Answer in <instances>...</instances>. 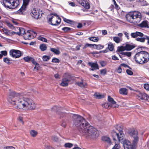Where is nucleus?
Here are the masks:
<instances>
[{
	"instance_id": "6",
	"label": "nucleus",
	"mask_w": 149,
	"mask_h": 149,
	"mask_svg": "<svg viewBox=\"0 0 149 149\" xmlns=\"http://www.w3.org/2000/svg\"><path fill=\"white\" fill-rule=\"evenodd\" d=\"M4 6L9 8H14L17 7L19 5V0H3Z\"/></svg>"
},
{
	"instance_id": "17",
	"label": "nucleus",
	"mask_w": 149,
	"mask_h": 149,
	"mask_svg": "<svg viewBox=\"0 0 149 149\" xmlns=\"http://www.w3.org/2000/svg\"><path fill=\"white\" fill-rule=\"evenodd\" d=\"M108 100L109 102L110 103V104H111L114 108L117 107H118V105L116 104V102L110 96H108Z\"/></svg>"
},
{
	"instance_id": "42",
	"label": "nucleus",
	"mask_w": 149,
	"mask_h": 149,
	"mask_svg": "<svg viewBox=\"0 0 149 149\" xmlns=\"http://www.w3.org/2000/svg\"><path fill=\"white\" fill-rule=\"evenodd\" d=\"M52 62L53 63H58L60 62V61L57 58H53L52 59Z\"/></svg>"
},
{
	"instance_id": "44",
	"label": "nucleus",
	"mask_w": 149,
	"mask_h": 149,
	"mask_svg": "<svg viewBox=\"0 0 149 149\" xmlns=\"http://www.w3.org/2000/svg\"><path fill=\"white\" fill-rule=\"evenodd\" d=\"M52 139L53 141L56 142H57L58 140V137L55 135H53L52 136Z\"/></svg>"
},
{
	"instance_id": "31",
	"label": "nucleus",
	"mask_w": 149,
	"mask_h": 149,
	"mask_svg": "<svg viewBox=\"0 0 149 149\" xmlns=\"http://www.w3.org/2000/svg\"><path fill=\"white\" fill-rule=\"evenodd\" d=\"M113 40L116 43H119L122 41V39L117 36L113 37Z\"/></svg>"
},
{
	"instance_id": "47",
	"label": "nucleus",
	"mask_w": 149,
	"mask_h": 149,
	"mask_svg": "<svg viewBox=\"0 0 149 149\" xmlns=\"http://www.w3.org/2000/svg\"><path fill=\"white\" fill-rule=\"evenodd\" d=\"M113 1L114 4L115 5V8L117 10L120 9V7L118 6L115 0H113Z\"/></svg>"
},
{
	"instance_id": "28",
	"label": "nucleus",
	"mask_w": 149,
	"mask_h": 149,
	"mask_svg": "<svg viewBox=\"0 0 149 149\" xmlns=\"http://www.w3.org/2000/svg\"><path fill=\"white\" fill-rule=\"evenodd\" d=\"M94 95L96 99H100L104 97L103 95L101 94L100 93H95Z\"/></svg>"
},
{
	"instance_id": "13",
	"label": "nucleus",
	"mask_w": 149,
	"mask_h": 149,
	"mask_svg": "<svg viewBox=\"0 0 149 149\" xmlns=\"http://www.w3.org/2000/svg\"><path fill=\"white\" fill-rule=\"evenodd\" d=\"M28 3L29 1L27 0H26L24 1L22 6L21 8L16 12L18 14H22L26 10V6L28 4Z\"/></svg>"
},
{
	"instance_id": "54",
	"label": "nucleus",
	"mask_w": 149,
	"mask_h": 149,
	"mask_svg": "<svg viewBox=\"0 0 149 149\" xmlns=\"http://www.w3.org/2000/svg\"><path fill=\"white\" fill-rule=\"evenodd\" d=\"M8 26L11 29H13L14 28L13 26L9 22L7 23Z\"/></svg>"
},
{
	"instance_id": "9",
	"label": "nucleus",
	"mask_w": 149,
	"mask_h": 149,
	"mask_svg": "<svg viewBox=\"0 0 149 149\" xmlns=\"http://www.w3.org/2000/svg\"><path fill=\"white\" fill-rule=\"evenodd\" d=\"M130 135L134 138L132 141V144L135 146L137 144L139 141V137L138 136V132L136 130L131 131L130 133Z\"/></svg>"
},
{
	"instance_id": "50",
	"label": "nucleus",
	"mask_w": 149,
	"mask_h": 149,
	"mask_svg": "<svg viewBox=\"0 0 149 149\" xmlns=\"http://www.w3.org/2000/svg\"><path fill=\"white\" fill-rule=\"evenodd\" d=\"M63 19L65 22L68 23H70L72 22V21L71 20L67 19L64 17H63Z\"/></svg>"
},
{
	"instance_id": "14",
	"label": "nucleus",
	"mask_w": 149,
	"mask_h": 149,
	"mask_svg": "<svg viewBox=\"0 0 149 149\" xmlns=\"http://www.w3.org/2000/svg\"><path fill=\"white\" fill-rule=\"evenodd\" d=\"M10 54L13 58H18L21 56L20 51L15 49H12L10 52Z\"/></svg>"
},
{
	"instance_id": "45",
	"label": "nucleus",
	"mask_w": 149,
	"mask_h": 149,
	"mask_svg": "<svg viewBox=\"0 0 149 149\" xmlns=\"http://www.w3.org/2000/svg\"><path fill=\"white\" fill-rule=\"evenodd\" d=\"M71 29L70 28L65 27L63 28L62 30L65 32H67L70 30Z\"/></svg>"
},
{
	"instance_id": "29",
	"label": "nucleus",
	"mask_w": 149,
	"mask_h": 149,
	"mask_svg": "<svg viewBox=\"0 0 149 149\" xmlns=\"http://www.w3.org/2000/svg\"><path fill=\"white\" fill-rule=\"evenodd\" d=\"M50 49L51 51L56 54L58 55L60 53V52L58 49L53 48H51Z\"/></svg>"
},
{
	"instance_id": "10",
	"label": "nucleus",
	"mask_w": 149,
	"mask_h": 149,
	"mask_svg": "<svg viewBox=\"0 0 149 149\" xmlns=\"http://www.w3.org/2000/svg\"><path fill=\"white\" fill-rule=\"evenodd\" d=\"M36 33L32 31H28L24 35V37L25 40H31L36 36Z\"/></svg>"
},
{
	"instance_id": "43",
	"label": "nucleus",
	"mask_w": 149,
	"mask_h": 149,
	"mask_svg": "<svg viewBox=\"0 0 149 149\" xmlns=\"http://www.w3.org/2000/svg\"><path fill=\"white\" fill-rule=\"evenodd\" d=\"M50 58L49 56H43L42 58V59L43 61H47L49 60Z\"/></svg>"
},
{
	"instance_id": "26",
	"label": "nucleus",
	"mask_w": 149,
	"mask_h": 149,
	"mask_svg": "<svg viewBox=\"0 0 149 149\" xmlns=\"http://www.w3.org/2000/svg\"><path fill=\"white\" fill-rule=\"evenodd\" d=\"M102 140L108 143L111 144V140L109 138L106 136H104L102 138Z\"/></svg>"
},
{
	"instance_id": "3",
	"label": "nucleus",
	"mask_w": 149,
	"mask_h": 149,
	"mask_svg": "<svg viewBox=\"0 0 149 149\" xmlns=\"http://www.w3.org/2000/svg\"><path fill=\"white\" fill-rule=\"evenodd\" d=\"M136 62L142 64L147 62L149 60V53L145 51H141L136 53L134 56Z\"/></svg>"
},
{
	"instance_id": "25",
	"label": "nucleus",
	"mask_w": 149,
	"mask_h": 149,
	"mask_svg": "<svg viewBox=\"0 0 149 149\" xmlns=\"http://www.w3.org/2000/svg\"><path fill=\"white\" fill-rule=\"evenodd\" d=\"M130 2L133 1L135 0H127ZM137 1L139 2L140 5L142 6H145L147 5V3L144 0H137Z\"/></svg>"
},
{
	"instance_id": "20",
	"label": "nucleus",
	"mask_w": 149,
	"mask_h": 149,
	"mask_svg": "<svg viewBox=\"0 0 149 149\" xmlns=\"http://www.w3.org/2000/svg\"><path fill=\"white\" fill-rule=\"evenodd\" d=\"M88 64L92 68V69H91V70L93 71L99 69L98 65L97 63L89 62Z\"/></svg>"
},
{
	"instance_id": "21",
	"label": "nucleus",
	"mask_w": 149,
	"mask_h": 149,
	"mask_svg": "<svg viewBox=\"0 0 149 149\" xmlns=\"http://www.w3.org/2000/svg\"><path fill=\"white\" fill-rule=\"evenodd\" d=\"M139 97L141 100H144L149 102V96L145 93H142L140 94Z\"/></svg>"
},
{
	"instance_id": "63",
	"label": "nucleus",
	"mask_w": 149,
	"mask_h": 149,
	"mask_svg": "<svg viewBox=\"0 0 149 149\" xmlns=\"http://www.w3.org/2000/svg\"><path fill=\"white\" fill-rule=\"evenodd\" d=\"M125 35V36H126L127 37V39H129V33L126 32H125L124 33Z\"/></svg>"
},
{
	"instance_id": "27",
	"label": "nucleus",
	"mask_w": 149,
	"mask_h": 149,
	"mask_svg": "<svg viewBox=\"0 0 149 149\" xmlns=\"http://www.w3.org/2000/svg\"><path fill=\"white\" fill-rule=\"evenodd\" d=\"M19 32H17V34L19 35V36L22 35H24L25 33V31L24 29L22 28H19Z\"/></svg>"
},
{
	"instance_id": "41",
	"label": "nucleus",
	"mask_w": 149,
	"mask_h": 149,
	"mask_svg": "<svg viewBox=\"0 0 149 149\" xmlns=\"http://www.w3.org/2000/svg\"><path fill=\"white\" fill-rule=\"evenodd\" d=\"M38 39L39 40H41V41H42L43 42H47V39L42 37H41V36H39L38 38Z\"/></svg>"
},
{
	"instance_id": "5",
	"label": "nucleus",
	"mask_w": 149,
	"mask_h": 149,
	"mask_svg": "<svg viewBox=\"0 0 149 149\" xmlns=\"http://www.w3.org/2000/svg\"><path fill=\"white\" fill-rule=\"evenodd\" d=\"M131 36L132 38H136L137 37H140V38H137L136 40L139 42L143 43L145 42V40H147V44L149 45V36L146 35H144L141 32L136 31L135 32L132 33Z\"/></svg>"
},
{
	"instance_id": "46",
	"label": "nucleus",
	"mask_w": 149,
	"mask_h": 149,
	"mask_svg": "<svg viewBox=\"0 0 149 149\" xmlns=\"http://www.w3.org/2000/svg\"><path fill=\"white\" fill-rule=\"evenodd\" d=\"M120 145L119 144H116L112 149H119L120 148Z\"/></svg>"
},
{
	"instance_id": "23",
	"label": "nucleus",
	"mask_w": 149,
	"mask_h": 149,
	"mask_svg": "<svg viewBox=\"0 0 149 149\" xmlns=\"http://www.w3.org/2000/svg\"><path fill=\"white\" fill-rule=\"evenodd\" d=\"M76 84L78 86L83 88L86 87L87 85L86 83L83 81L80 82L78 81L76 82Z\"/></svg>"
},
{
	"instance_id": "64",
	"label": "nucleus",
	"mask_w": 149,
	"mask_h": 149,
	"mask_svg": "<svg viewBox=\"0 0 149 149\" xmlns=\"http://www.w3.org/2000/svg\"><path fill=\"white\" fill-rule=\"evenodd\" d=\"M120 66L121 67V66H122L125 68L127 67H129V66H128L125 63H122L120 65Z\"/></svg>"
},
{
	"instance_id": "19",
	"label": "nucleus",
	"mask_w": 149,
	"mask_h": 149,
	"mask_svg": "<svg viewBox=\"0 0 149 149\" xmlns=\"http://www.w3.org/2000/svg\"><path fill=\"white\" fill-rule=\"evenodd\" d=\"M23 59L26 62H30L31 61L33 63L36 64V65L38 64L37 63L34 61V59L30 56L25 57Z\"/></svg>"
},
{
	"instance_id": "33",
	"label": "nucleus",
	"mask_w": 149,
	"mask_h": 149,
	"mask_svg": "<svg viewBox=\"0 0 149 149\" xmlns=\"http://www.w3.org/2000/svg\"><path fill=\"white\" fill-rule=\"evenodd\" d=\"M102 106L107 109H109L110 107H112V105L109 103H105L102 105Z\"/></svg>"
},
{
	"instance_id": "59",
	"label": "nucleus",
	"mask_w": 149,
	"mask_h": 149,
	"mask_svg": "<svg viewBox=\"0 0 149 149\" xmlns=\"http://www.w3.org/2000/svg\"><path fill=\"white\" fill-rule=\"evenodd\" d=\"M18 120L19 121H20L21 123H22L23 124H24V122L22 120V117H19L18 118Z\"/></svg>"
},
{
	"instance_id": "24",
	"label": "nucleus",
	"mask_w": 149,
	"mask_h": 149,
	"mask_svg": "<svg viewBox=\"0 0 149 149\" xmlns=\"http://www.w3.org/2000/svg\"><path fill=\"white\" fill-rule=\"evenodd\" d=\"M119 92L120 94L126 95L127 94V90L125 88H121L119 90Z\"/></svg>"
},
{
	"instance_id": "8",
	"label": "nucleus",
	"mask_w": 149,
	"mask_h": 149,
	"mask_svg": "<svg viewBox=\"0 0 149 149\" xmlns=\"http://www.w3.org/2000/svg\"><path fill=\"white\" fill-rule=\"evenodd\" d=\"M120 132H118L114 131L112 132V137L114 141H116L117 139L119 142H120L121 141H122L124 137V134L123 131L120 130Z\"/></svg>"
},
{
	"instance_id": "12",
	"label": "nucleus",
	"mask_w": 149,
	"mask_h": 149,
	"mask_svg": "<svg viewBox=\"0 0 149 149\" xmlns=\"http://www.w3.org/2000/svg\"><path fill=\"white\" fill-rule=\"evenodd\" d=\"M71 77L69 75H68L67 76L63 78L62 80V82L60 84V85L62 86H67L68 84V83L71 81Z\"/></svg>"
},
{
	"instance_id": "16",
	"label": "nucleus",
	"mask_w": 149,
	"mask_h": 149,
	"mask_svg": "<svg viewBox=\"0 0 149 149\" xmlns=\"http://www.w3.org/2000/svg\"><path fill=\"white\" fill-rule=\"evenodd\" d=\"M39 12L38 10H36L35 8L33 9L32 10V13L33 15L32 17L35 19H38L40 17Z\"/></svg>"
},
{
	"instance_id": "36",
	"label": "nucleus",
	"mask_w": 149,
	"mask_h": 149,
	"mask_svg": "<svg viewBox=\"0 0 149 149\" xmlns=\"http://www.w3.org/2000/svg\"><path fill=\"white\" fill-rule=\"evenodd\" d=\"M89 39L91 41L95 42H97L99 40V38L98 37H92L89 38Z\"/></svg>"
},
{
	"instance_id": "61",
	"label": "nucleus",
	"mask_w": 149,
	"mask_h": 149,
	"mask_svg": "<svg viewBox=\"0 0 149 149\" xmlns=\"http://www.w3.org/2000/svg\"><path fill=\"white\" fill-rule=\"evenodd\" d=\"M102 34L105 35L107 34V31L105 30H102Z\"/></svg>"
},
{
	"instance_id": "62",
	"label": "nucleus",
	"mask_w": 149,
	"mask_h": 149,
	"mask_svg": "<svg viewBox=\"0 0 149 149\" xmlns=\"http://www.w3.org/2000/svg\"><path fill=\"white\" fill-rule=\"evenodd\" d=\"M83 26L82 24L81 23H79L77 26V27L78 28H81Z\"/></svg>"
},
{
	"instance_id": "56",
	"label": "nucleus",
	"mask_w": 149,
	"mask_h": 149,
	"mask_svg": "<svg viewBox=\"0 0 149 149\" xmlns=\"http://www.w3.org/2000/svg\"><path fill=\"white\" fill-rule=\"evenodd\" d=\"M1 53L3 55L6 56L7 55V52L6 51H2L1 52Z\"/></svg>"
},
{
	"instance_id": "49",
	"label": "nucleus",
	"mask_w": 149,
	"mask_h": 149,
	"mask_svg": "<svg viewBox=\"0 0 149 149\" xmlns=\"http://www.w3.org/2000/svg\"><path fill=\"white\" fill-rule=\"evenodd\" d=\"M126 72L127 74L129 75H132L133 74V72H132L130 70H127Z\"/></svg>"
},
{
	"instance_id": "58",
	"label": "nucleus",
	"mask_w": 149,
	"mask_h": 149,
	"mask_svg": "<svg viewBox=\"0 0 149 149\" xmlns=\"http://www.w3.org/2000/svg\"><path fill=\"white\" fill-rule=\"evenodd\" d=\"M112 59H113L114 60H119L118 57L117 56H116L115 55H113L112 56Z\"/></svg>"
},
{
	"instance_id": "38",
	"label": "nucleus",
	"mask_w": 149,
	"mask_h": 149,
	"mask_svg": "<svg viewBox=\"0 0 149 149\" xmlns=\"http://www.w3.org/2000/svg\"><path fill=\"white\" fill-rule=\"evenodd\" d=\"M73 144L71 143H65L64 145V146L65 148H71L72 147Z\"/></svg>"
},
{
	"instance_id": "30",
	"label": "nucleus",
	"mask_w": 149,
	"mask_h": 149,
	"mask_svg": "<svg viewBox=\"0 0 149 149\" xmlns=\"http://www.w3.org/2000/svg\"><path fill=\"white\" fill-rule=\"evenodd\" d=\"M134 47V46L132 45H131L129 44H127L125 47V49L130 51L132 50Z\"/></svg>"
},
{
	"instance_id": "51",
	"label": "nucleus",
	"mask_w": 149,
	"mask_h": 149,
	"mask_svg": "<svg viewBox=\"0 0 149 149\" xmlns=\"http://www.w3.org/2000/svg\"><path fill=\"white\" fill-rule=\"evenodd\" d=\"M144 87L146 90H149V84H145L144 85Z\"/></svg>"
},
{
	"instance_id": "37",
	"label": "nucleus",
	"mask_w": 149,
	"mask_h": 149,
	"mask_svg": "<svg viewBox=\"0 0 149 149\" xmlns=\"http://www.w3.org/2000/svg\"><path fill=\"white\" fill-rule=\"evenodd\" d=\"M108 48L110 51H112L114 48V47L112 43L111 42L109 43L108 44Z\"/></svg>"
},
{
	"instance_id": "52",
	"label": "nucleus",
	"mask_w": 149,
	"mask_h": 149,
	"mask_svg": "<svg viewBox=\"0 0 149 149\" xmlns=\"http://www.w3.org/2000/svg\"><path fill=\"white\" fill-rule=\"evenodd\" d=\"M10 60L7 58H5L3 59V61L6 63L9 64L10 63Z\"/></svg>"
},
{
	"instance_id": "22",
	"label": "nucleus",
	"mask_w": 149,
	"mask_h": 149,
	"mask_svg": "<svg viewBox=\"0 0 149 149\" xmlns=\"http://www.w3.org/2000/svg\"><path fill=\"white\" fill-rule=\"evenodd\" d=\"M139 26L141 28H149L148 22L146 20L143 21L139 25Z\"/></svg>"
},
{
	"instance_id": "2",
	"label": "nucleus",
	"mask_w": 149,
	"mask_h": 149,
	"mask_svg": "<svg viewBox=\"0 0 149 149\" xmlns=\"http://www.w3.org/2000/svg\"><path fill=\"white\" fill-rule=\"evenodd\" d=\"M8 101L17 109L31 110L34 109L36 107V104L31 99L23 97L21 94L15 91L9 94Z\"/></svg>"
},
{
	"instance_id": "35",
	"label": "nucleus",
	"mask_w": 149,
	"mask_h": 149,
	"mask_svg": "<svg viewBox=\"0 0 149 149\" xmlns=\"http://www.w3.org/2000/svg\"><path fill=\"white\" fill-rule=\"evenodd\" d=\"M30 133L31 136L33 137H36L38 134L37 131L33 130H31Z\"/></svg>"
},
{
	"instance_id": "32",
	"label": "nucleus",
	"mask_w": 149,
	"mask_h": 149,
	"mask_svg": "<svg viewBox=\"0 0 149 149\" xmlns=\"http://www.w3.org/2000/svg\"><path fill=\"white\" fill-rule=\"evenodd\" d=\"M40 48L42 51H44L47 49V47L45 44H41L40 46Z\"/></svg>"
},
{
	"instance_id": "34",
	"label": "nucleus",
	"mask_w": 149,
	"mask_h": 149,
	"mask_svg": "<svg viewBox=\"0 0 149 149\" xmlns=\"http://www.w3.org/2000/svg\"><path fill=\"white\" fill-rule=\"evenodd\" d=\"M93 47L96 49L100 50L103 49L104 47V46L100 45H97L94 44Z\"/></svg>"
},
{
	"instance_id": "11",
	"label": "nucleus",
	"mask_w": 149,
	"mask_h": 149,
	"mask_svg": "<svg viewBox=\"0 0 149 149\" xmlns=\"http://www.w3.org/2000/svg\"><path fill=\"white\" fill-rule=\"evenodd\" d=\"M125 149H135V147L133 144H131V143L129 140L125 139L123 141Z\"/></svg>"
},
{
	"instance_id": "57",
	"label": "nucleus",
	"mask_w": 149,
	"mask_h": 149,
	"mask_svg": "<svg viewBox=\"0 0 149 149\" xmlns=\"http://www.w3.org/2000/svg\"><path fill=\"white\" fill-rule=\"evenodd\" d=\"M4 149H15V148L12 146H7L4 147Z\"/></svg>"
},
{
	"instance_id": "40",
	"label": "nucleus",
	"mask_w": 149,
	"mask_h": 149,
	"mask_svg": "<svg viewBox=\"0 0 149 149\" xmlns=\"http://www.w3.org/2000/svg\"><path fill=\"white\" fill-rule=\"evenodd\" d=\"M122 55L126 56L128 57H130L131 55V52H124L121 53Z\"/></svg>"
},
{
	"instance_id": "7",
	"label": "nucleus",
	"mask_w": 149,
	"mask_h": 149,
	"mask_svg": "<svg viewBox=\"0 0 149 149\" xmlns=\"http://www.w3.org/2000/svg\"><path fill=\"white\" fill-rule=\"evenodd\" d=\"M51 15L52 16L49 19V23L53 26H57L59 24L61 19L58 15L56 13H52L51 14Z\"/></svg>"
},
{
	"instance_id": "1",
	"label": "nucleus",
	"mask_w": 149,
	"mask_h": 149,
	"mask_svg": "<svg viewBox=\"0 0 149 149\" xmlns=\"http://www.w3.org/2000/svg\"><path fill=\"white\" fill-rule=\"evenodd\" d=\"M74 124L82 135L86 137L94 138L98 136L99 132L96 129L90 126L82 117L74 115L72 116Z\"/></svg>"
},
{
	"instance_id": "4",
	"label": "nucleus",
	"mask_w": 149,
	"mask_h": 149,
	"mask_svg": "<svg viewBox=\"0 0 149 149\" xmlns=\"http://www.w3.org/2000/svg\"><path fill=\"white\" fill-rule=\"evenodd\" d=\"M126 18L127 20L129 22L135 24L139 23L141 21L142 15L140 12L134 11L130 12L127 14Z\"/></svg>"
},
{
	"instance_id": "53",
	"label": "nucleus",
	"mask_w": 149,
	"mask_h": 149,
	"mask_svg": "<svg viewBox=\"0 0 149 149\" xmlns=\"http://www.w3.org/2000/svg\"><path fill=\"white\" fill-rule=\"evenodd\" d=\"M100 65L102 66L103 67L106 65V62L104 61H101L100 62Z\"/></svg>"
},
{
	"instance_id": "60",
	"label": "nucleus",
	"mask_w": 149,
	"mask_h": 149,
	"mask_svg": "<svg viewBox=\"0 0 149 149\" xmlns=\"http://www.w3.org/2000/svg\"><path fill=\"white\" fill-rule=\"evenodd\" d=\"M86 45L87 46V47H93L94 46V44H91L88 43H86Z\"/></svg>"
},
{
	"instance_id": "55",
	"label": "nucleus",
	"mask_w": 149,
	"mask_h": 149,
	"mask_svg": "<svg viewBox=\"0 0 149 149\" xmlns=\"http://www.w3.org/2000/svg\"><path fill=\"white\" fill-rule=\"evenodd\" d=\"M117 72L118 73H120L122 71V70L121 68V67L120 66H119L118 67L117 70Z\"/></svg>"
},
{
	"instance_id": "18",
	"label": "nucleus",
	"mask_w": 149,
	"mask_h": 149,
	"mask_svg": "<svg viewBox=\"0 0 149 149\" xmlns=\"http://www.w3.org/2000/svg\"><path fill=\"white\" fill-rule=\"evenodd\" d=\"M80 4L86 9H88L90 8V5L88 2L85 0H81L80 2Z\"/></svg>"
},
{
	"instance_id": "39",
	"label": "nucleus",
	"mask_w": 149,
	"mask_h": 149,
	"mask_svg": "<svg viewBox=\"0 0 149 149\" xmlns=\"http://www.w3.org/2000/svg\"><path fill=\"white\" fill-rule=\"evenodd\" d=\"M123 128V126L121 125H117L116 127V128L118 132H120V130L122 131V130Z\"/></svg>"
},
{
	"instance_id": "15",
	"label": "nucleus",
	"mask_w": 149,
	"mask_h": 149,
	"mask_svg": "<svg viewBox=\"0 0 149 149\" xmlns=\"http://www.w3.org/2000/svg\"><path fill=\"white\" fill-rule=\"evenodd\" d=\"M63 110L62 108L61 107H57L56 106L53 107L52 108V111H57L58 112V114L60 115L61 117H63V115L64 114V113H65V111L62 112L61 110Z\"/></svg>"
},
{
	"instance_id": "48",
	"label": "nucleus",
	"mask_w": 149,
	"mask_h": 149,
	"mask_svg": "<svg viewBox=\"0 0 149 149\" xmlns=\"http://www.w3.org/2000/svg\"><path fill=\"white\" fill-rule=\"evenodd\" d=\"M100 72L101 74L104 75L107 73V70L105 69L102 70H100Z\"/></svg>"
}]
</instances>
